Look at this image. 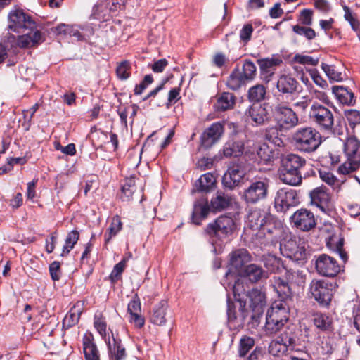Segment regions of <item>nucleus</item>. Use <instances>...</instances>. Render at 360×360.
<instances>
[{"label":"nucleus","mask_w":360,"mask_h":360,"mask_svg":"<svg viewBox=\"0 0 360 360\" xmlns=\"http://www.w3.org/2000/svg\"><path fill=\"white\" fill-rule=\"evenodd\" d=\"M8 30L18 34L16 45L29 48L43 41L42 34L37 29L33 18L22 9H13L8 13Z\"/></svg>","instance_id":"f257e3e1"},{"label":"nucleus","mask_w":360,"mask_h":360,"mask_svg":"<svg viewBox=\"0 0 360 360\" xmlns=\"http://www.w3.org/2000/svg\"><path fill=\"white\" fill-rule=\"evenodd\" d=\"M245 231H251L250 233L257 238L271 240L277 228L271 214L259 208L249 210L246 221Z\"/></svg>","instance_id":"f03ea898"},{"label":"nucleus","mask_w":360,"mask_h":360,"mask_svg":"<svg viewBox=\"0 0 360 360\" xmlns=\"http://www.w3.org/2000/svg\"><path fill=\"white\" fill-rule=\"evenodd\" d=\"M295 148L303 153L315 151L321 143L320 133L311 127L298 128L292 136Z\"/></svg>","instance_id":"7ed1b4c3"},{"label":"nucleus","mask_w":360,"mask_h":360,"mask_svg":"<svg viewBox=\"0 0 360 360\" xmlns=\"http://www.w3.org/2000/svg\"><path fill=\"white\" fill-rule=\"evenodd\" d=\"M235 229L234 220L231 217L221 215L213 222L208 224L205 232L209 237L210 242L214 246L231 235Z\"/></svg>","instance_id":"20e7f679"},{"label":"nucleus","mask_w":360,"mask_h":360,"mask_svg":"<svg viewBox=\"0 0 360 360\" xmlns=\"http://www.w3.org/2000/svg\"><path fill=\"white\" fill-rule=\"evenodd\" d=\"M269 188L266 179L251 180L241 193V198L247 204L258 203L267 198Z\"/></svg>","instance_id":"39448f33"},{"label":"nucleus","mask_w":360,"mask_h":360,"mask_svg":"<svg viewBox=\"0 0 360 360\" xmlns=\"http://www.w3.org/2000/svg\"><path fill=\"white\" fill-rule=\"evenodd\" d=\"M309 117L321 131L333 133L334 115L328 108L315 102L310 107Z\"/></svg>","instance_id":"423d86ee"},{"label":"nucleus","mask_w":360,"mask_h":360,"mask_svg":"<svg viewBox=\"0 0 360 360\" xmlns=\"http://www.w3.org/2000/svg\"><path fill=\"white\" fill-rule=\"evenodd\" d=\"M273 116L281 129H291L299 124L296 112L284 103H278L273 109Z\"/></svg>","instance_id":"0eeeda50"},{"label":"nucleus","mask_w":360,"mask_h":360,"mask_svg":"<svg viewBox=\"0 0 360 360\" xmlns=\"http://www.w3.org/2000/svg\"><path fill=\"white\" fill-rule=\"evenodd\" d=\"M310 291L319 304L326 307L330 303L333 295V285L326 280H313Z\"/></svg>","instance_id":"6e6552de"},{"label":"nucleus","mask_w":360,"mask_h":360,"mask_svg":"<svg viewBox=\"0 0 360 360\" xmlns=\"http://www.w3.org/2000/svg\"><path fill=\"white\" fill-rule=\"evenodd\" d=\"M300 202L295 190L288 188H280L274 199L275 207L278 212H285L290 207L297 205Z\"/></svg>","instance_id":"1a4fd4ad"},{"label":"nucleus","mask_w":360,"mask_h":360,"mask_svg":"<svg viewBox=\"0 0 360 360\" xmlns=\"http://www.w3.org/2000/svg\"><path fill=\"white\" fill-rule=\"evenodd\" d=\"M291 223L297 229L309 231L316 225V220L312 212L307 209L297 210L290 217Z\"/></svg>","instance_id":"9d476101"},{"label":"nucleus","mask_w":360,"mask_h":360,"mask_svg":"<svg viewBox=\"0 0 360 360\" xmlns=\"http://www.w3.org/2000/svg\"><path fill=\"white\" fill-rule=\"evenodd\" d=\"M315 266L319 275L326 277H334L340 271V267L337 261L325 254L317 257Z\"/></svg>","instance_id":"9b49d317"},{"label":"nucleus","mask_w":360,"mask_h":360,"mask_svg":"<svg viewBox=\"0 0 360 360\" xmlns=\"http://www.w3.org/2000/svg\"><path fill=\"white\" fill-rule=\"evenodd\" d=\"M248 121H251L256 126L269 123L270 115L266 104L255 103L246 109L244 113Z\"/></svg>","instance_id":"f8f14e48"},{"label":"nucleus","mask_w":360,"mask_h":360,"mask_svg":"<svg viewBox=\"0 0 360 360\" xmlns=\"http://www.w3.org/2000/svg\"><path fill=\"white\" fill-rule=\"evenodd\" d=\"M281 251L283 256L294 261H302L307 257L306 249L295 239H289L281 245Z\"/></svg>","instance_id":"ddd939ff"},{"label":"nucleus","mask_w":360,"mask_h":360,"mask_svg":"<svg viewBox=\"0 0 360 360\" xmlns=\"http://www.w3.org/2000/svg\"><path fill=\"white\" fill-rule=\"evenodd\" d=\"M245 175V172L242 166L232 165L224 174L222 184L224 187L232 190L243 184Z\"/></svg>","instance_id":"4468645a"},{"label":"nucleus","mask_w":360,"mask_h":360,"mask_svg":"<svg viewBox=\"0 0 360 360\" xmlns=\"http://www.w3.org/2000/svg\"><path fill=\"white\" fill-rule=\"evenodd\" d=\"M247 297L250 299V307L254 312L252 319H257L264 312L266 302L265 293L257 288H253L248 292Z\"/></svg>","instance_id":"2eb2a0df"},{"label":"nucleus","mask_w":360,"mask_h":360,"mask_svg":"<svg viewBox=\"0 0 360 360\" xmlns=\"http://www.w3.org/2000/svg\"><path fill=\"white\" fill-rule=\"evenodd\" d=\"M257 63L260 68L262 79L268 83L274 74L275 68L280 66L283 63V60L279 56H273L259 59Z\"/></svg>","instance_id":"dca6fc26"},{"label":"nucleus","mask_w":360,"mask_h":360,"mask_svg":"<svg viewBox=\"0 0 360 360\" xmlns=\"http://www.w3.org/2000/svg\"><path fill=\"white\" fill-rule=\"evenodd\" d=\"M299 87L298 81L290 74H281L277 79L276 89L281 94L292 95L300 91Z\"/></svg>","instance_id":"f3484780"},{"label":"nucleus","mask_w":360,"mask_h":360,"mask_svg":"<svg viewBox=\"0 0 360 360\" xmlns=\"http://www.w3.org/2000/svg\"><path fill=\"white\" fill-rule=\"evenodd\" d=\"M230 270L234 269L238 274L243 271L245 264L251 259V256L245 249H238L230 255Z\"/></svg>","instance_id":"a211bd4d"},{"label":"nucleus","mask_w":360,"mask_h":360,"mask_svg":"<svg viewBox=\"0 0 360 360\" xmlns=\"http://www.w3.org/2000/svg\"><path fill=\"white\" fill-rule=\"evenodd\" d=\"M311 204L319 207L324 212L328 210V205L330 201V196L328 190L324 186L314 188L310 193Z\"/></svg>","instance_id":"6ab92c4d"},{"label":"nucleus","mask_w":360,"mask_h":360,"mask_svg":"<svg viewBox=\"0 0 360 360\" xmlns=\"http://www.w3.org/2000/svg\"><path fill=\"white\" fill-rule=\"evenodd\" d=\"M224 127L219 122L213 123L201 136L202 145L205 148L211 147L221 136Z\"/></svg>","instance_id":"aec40b11"},{"label":"nucleus","mask_w":360,"mask_h":360,"mask_svg":"<svg viewBox=\"0 0 360 360\" xmlns=\"http://www.w3.org/2000/svg\"><path fill=\"white\" fill-rule=\"evenodd\" d=\"M289 307L286 300H278L274 302L268 310L266 316L278 320L281 323H286L288 320Z\"/></svg>","instance_id":"412c9836"},{"label":"nucleus","mask_w":360,"mask_h":360,"mask_svg":"<svg viewBox=\"0 0 360 360\" xmlns=\"http://www.w3.org/2000/svg\"><path fill=\"white\" fill-rule=\"evenodd\" d=\"M210 211L212 210L207 199L200 198L196 200L193 205L191 215L193 223L196 225L201 224L202 221L207 217Z\"/></svg>","instance_id":"4be33fe9"},{"label":"nucleus","mask_w":360,"mask_h":360,"mask_svg":"<svg viewBox=\"0 0 360 360\" xmlns=\"http://www.w3.org/2000/svg\"><path fill=\"white\" fill-rule=\"evenodd\" d=\"M344 152L349 161H356L360 164V141L355 135L347 137L344 143Z\"/></svg>","instance_id":"5701e85b"},{"label":"nucleus","mask_w":360,"mask_h":360,"mask_svg":"<svg viewBox=\"0 0 360 360\" xmlns=\"http://www.w3.org/2000/svg\"><path fill=\"white\" fill-rule=\"evenodd\" d=\"M127 311L129 314V322L136 328H141L145 323L144 317L141 315V303L137 297H134L128 304Z\"/></svg>","instance_id":"b1692460"},{"label":"nucleus","mask_w":360,"mask_h":360,"mask_svg":"<svg viewBox=\"0 0 360 360\" xmlns=\"http://www.w3.org/2000/svg\"><path fill=\"white\" fill-rule=\"evenodd\" d=\"M168 303L166 300H162L155 304L151 311L150 321L158 326H165L167 320Z\"/></svg>","instance_id":"393cba45"},{"label":"nucleus","mask_w":360,"mask_h":360,"mask_svg":"<svg viewBox=\"0 0 360 360\" xmlns=\"http://www.w3.org/2000/svg\"><path fill=\"white\" fill-rule=\"evenodd\" d=\"M279 179L283 184L292 186H300L302 182L301 171L288 167H282L280 170Z\"/></svg>","instance_id":"a878e982"},{"label":"nucleus","mask_w":360,"mask_h":360,"mask_svg":"<svg viewBox=\"0 0 360 360\" xmlns=\"http://www.w3.org/2000/svg\"><path fill=\"white\" fill-rule=\"evenodd\" d=\"M332 92L340 103L348 106L355 104L356 100L354 94L347 87L343 86H333L332 87Z\"/></svg>","instance_id":"bb28decb"},{"label":"nucleus","mask_w":360,"mask_h":360,"mask_svg":"<svg viewBox=\"0 0 360 360\" xmlns=\"http://www.w3.org/2000/svg\"><path fill=\"white\" fill-rule=\"evenodd\" d=\"M83 352L85 360H100V354L91 334L83 338Z\"/></svg>","instance_id":"cd10ccee"},{"label":"nucleus","mask_w":360,"mask_h":360,"mask_svg":"<svg viewBox=\"0 0 360 360\" xmlns=\"http://www.w3.org/2000/svg\"><path fill=\"white\" fill-rule=\"evenodd\" d=\"M243 277L247 278L252 283H256L259 280L266 278L267 274L262 268L255 264H251L245 266L240 273Z\"/></svg>","instance_id":"c85d7f7f"},{"label":"nucleus","mask_w":360,"mask_h":360,"mask_svg":"<svg viewBox=\"0 0 360 360\" xmlns=\"http://www.w3.org/2000/svg\"><path fill=\"white\" fill-rule=\"evenodd\" d=\"M314 326L320 331L328 333L333 329V322L331 316L326 314L316 313L313 315Z\"/></svg>","instance_id":"c756f323"},{"label":"nucleus","mask_w":360,"mask_h":360,"mask_svg":"<svg viewBox=\"0 0 360 360\" xmlns=\"http://www.w3.org/2000/svg\"><path fill=\"white\" fill-rule=\"evenodd\" d=\"M282 167H288L301 170L306 165V160L302 156L295 154L289 153L285 155L282 158Z\"/></svg>","instance_id":"7c9ffc66"},{"label":"nucleus","mask_w":360,"mask_h":360,"mask_svg":"<svg viewBox=\"0 0 360 360\" xmlns=\"http://www.w3.org/2000/svg\"><path fill=\"white\" fill-rule=\"evenodd\" d=\"M231 202V198L222 191H217L216 196L210 202V207L213 212H220L227 208Z\"/></svg>","instance_id":"2f4dec72"},{"label":"nucleus","mask_w":360,"mask_h":360,"mask_svg":"<svg viewBox=\"0 0 360 360\" xmlns=\"http://www.w3.org/2000/svg\"><path fill=\"white\" fill-rule=\"evenodd\" d=\"M271 282L274 290L281 298L280 300H285L290 294V285L288 281L281 277L274 276Z\"/></svg>","instance_id":"473e14b6"},{"label":"nucleus","mask_w":360,"mask_h":360,"mask_svg":"<svg viewBox=\"0 0 360 360\" xmlns=\"http://www.w3.org/2000/svg\"><path fill=\"white\" fill-rule=\"evenodd\" d=\"M244 150V143L242 141H229L224 146L223 154L225 157L240 156Z\"/></svg>","instance_id":"72a5a7b5"},{"label":"nucleus","mask_w":360,"mask_h":360,"mask_svg":"<svg viewBox=\"0 0 360 360\" xmlns=\"http://www.w3.org/2000/svg\"><path fill=\"white\" fill-rule=\"evenodd\" d=\"M255 148L256 153L259 158V160L263 162L264 164L270 163L274 160L275 153L267 143H259L257 144Z\"/></svg>","instance_id":"f704fd0d"},{"label":"nucleus","mask_w":360,"mask_h":360,"mask_svg":"<svg viewBox=\"0 0 360 360\" xmlns=\"http://www.w3.org/2000/svg\"><path fill=\"white\" fill-rule=\"evenodd\" d=\"M136 191V180L135 178L131 176L124 180V184L122 186L120 198L122 201H130L133 198V195Z\"/></svg>","instance_id":"c9c22d12"},{"label":"nucleus","mask_w":360,"mask_h":360,"mask_svg":"<svg viewBox=\"0 0 360 360\" xmlns=\"http://www.w3.org/2000/svg\"><path fill=\"white\" fill-rule=\"evenodd\" d=\"M236 103V97L229 92L222 93L217 98L215 107L217 110L226 111L233 108Z\"/></svg>","instance_id":"e433bc0d"},{"label":"nucleus","mask_w":360,"mask_h":360,"mask_svg":"<svg viewBox=\"0 0 360 360\" xmlns=\"http://www.w3.org/2000/svg\"><path fill=\"white\" fill-rule=\"evenodd\" d=\"M344 239L340 236L333 235L327 240V246L333 251L337 252L340 258L346 262L347 257L343 250Z\"/></svg>","instance_id":"4c0bfd02"},{"label":"nucleus","mask_w":360,"mask_h":360,"mask_svg":"<svg viewBox=\"0 0 360 360\" xmlns=\"http://www.w3.org/2000/svg\"><path fill=\"white\" fill-rule=\"evenodd\" d=\"M94 326L97 332L104 340L108 346L110 347V337L107 333V323L105 318L101 314H96L94 319Z\"/></svg>","instance_id":"58836bf2"},{"label":"nucleus","mask_w":360,"mask_h":360,"mask_svg":"<svg viewBox=\"0 0 360 360\" xmlns=\"http://www.w3.org/2000/svg\"><path fill=\"white\" fill-rule=\"evenodd\" d=\"M345 116L347 117L349 127L352 130V131H350L349 129L347 128L348 134L355 135L356 133V128H359L360 126V112L356 110H348L345 111Z\"/></svg>","instance_id":"ea45409f"},{"label":"nucleus","mask_w":360,"mask_h":360,"mask_svg":"<svg viewBox=\"0 0 360 360\" xmlns=\"http://www.w3.org/2000/svg\"><path fill=\"white\" fill-rule=\"evenodd\" d=\"M112 335L113 333H112ZM113 346L110 344V347L109 346L108 349L110 353V360H122L125 358L126 353L125 349L121 344L120 340H117L112 336Z\"/></svg>","instance_id":"a19ab883"},{"label":"nucleus","mask_w":360,"mask_h":360,"mask_svg":"<svg viewBox=\"0 0 360 360\" xmlns=\"http://www.w3.org/2000/svg\"><path fill=\"white\" fill-rule=\"evenodd\" d=\"M214 183L215 177L212 173L208 172L199 178L195 186L198 191L207 192L214 186Z\"/></svg>","instance_id":"79ce46f5"},{"label":"nucleus","mask_w":360,"mask_h":360,"mask_svg":"<svg viewBox=\"0 0 360 360\" xmlns=\"http://www.w3.org/2000/svg\"><path fill=\"white\" fill-rule=\"evenodd\" d=\"M82 314L81 309L78 305H74L66 314L63 321L64 327L70 328L77 324Z\"/></svg>","instance_id":"37998d69"},{"label":"nucleus","mask_w":360,"mask_h":360,"mask_svg":"<svg viewBox=\"0 0 360 360\" xmlns=\"http://www.w3.org/2000/svg\"><path fill=\"white\" fill-rule=\"evenodd\" d=\"M245 83L246 81L243 77L241 72L238 68H236L233 70L226 82L228 87L232 90L238 89Z\"/></svg>","instance_id":"c03bdc74"},{"label":"nucleus","mask_w":360,"mask_h":360,"mask_svg":"<svg viewBox=\"0 0 360 360\" xmlns=\"http://www.w3.org/2000/svg\"><path fill=\"white\" fill-rule=\"evenodd\" d=\"M342 6L344 11L345 20L349 22L353 31L356 32H360V20L358 18L357 14L352 12L347 6L342 5Z\"/></svg>","instance_id":"a18cd8bd"},{"label":"nucleus","mask_w":360,"mask_h":360,"mask_svg":"<svg viewBox=\"0 0 360 360\" xmlns=\"http://www.w3.org/2000/svg\"><path fill=\"white\" fill-rule=\"evenodd\" d=\"M285 277L290 285H295L300 286L305 282V275H304L302 271H300V270L292 269L287 270Z\"/></svg>","instance_id":"49530a36"},{"label":"nucleus","mask_w":360,"mask_h":360,"mask_svg":"<svg viewBox=\"0 0 360 360\" xmlns=\"http://www.w3.org/2000/svg\"><path fill=\"white\" fill-rule=\"evenodd\" d=\"M122 223L121 218L118 215L112 217V221L106 233H105V241L108 243L111 238L115 236L117 233L122 229Z\"/></svg>","instance_id":"de8ad7c7"},{"label":"nucleus","mask_w":360,"mask_h":360,"mask_svg":"<svg viewBox=\"0 0 360 360\" xmlns=\"http://www.w3.org/2000/svg\"><path fill=\"white\" fill-rule=\"evenodd\" d=\"M319 174L322 181L327 184L333 189L340 187V184L339 179L331 172L326 169H320Z\"/></svg>","instance_id":"09e8293b"},{"label":"nucleus","mask_w":360,"mask_h":360,"mask_svg":"<svg viewBox=\"0 0 360 360\" xmlns=\"http://www.w3.org/2000/svg\"><path fill=\"white\" fill-rule=\"evenodd\" d=\"M266 91L262 84H257L248 91V98L254 102H259L264 99Z\"/></svg>","instance_id":"8fccbe9b"},{"label":"nucleus","mask_w":360,"mask_h":360,"mask_svg":"<svg viewBox=\"0 0 360 360\" xmlns=\"http://www.w3.org/2000/svg\"><path fill=\"white\" fill-rule=\"evenodd\" d=\"M79 237V233L76 230H73L68 234L65 238V243L61 253L62 256H65L70 252V250L74 248V245L78 241Z\"/></svg>","instance_id":"3c124183"},{"label":"nucleus","mask_w":360,"mask_h":360,"mask_svg":"<svg viewBox=\"0 0 360 360\" xmlns=\"http://www.w3.org/2000/svg\"><path fill=\"white\" fill-rule=\"evenodd\" d=\"M285 323H281L278 320L266 316L265 331L268 335H273L278 332L284 326Z\"/></svg>","instance_id":"603ef678"},{"label":"nucleus","mask_w":360,"mask_h":360,"mask_svg":"<svg viewBox=\"0 0 360 360\" xmlns=\"http://www.w3.org/2000/svg\"><path fill=\"white\" fill-rule=\"evenodd\" d=\"M256 66L250 60H246L243 65V71L241 75L247 82L252 81L256 75Z\"/></svg>","instance_id":"864d4df0"},{"label":"nucleus","mask_w":360,"mask_h":360,"mask_svg":"<svg viewBox=\"0 0 360 360\" xmlns=\"http://www.w3.org/2000/svg\"><path fill=\"white\" fill-rule=\"evenodd\" d=\"M322 69L330 81L340 82L343 79L342 72H338L335 67L326 63L322 64Z\"/></svg>","instance_id":"5fc2aeb1"},{"label":"nucleus","mask_w":360,"mask_h":360,"mask_svg":"<svg viewBox=\"0 0 360 360\" xmlns=\"http://www.w3.org/2000/svg\"><path fill=\"white\" fill-rule=\"evenodd\" d=\"M292 31L298 35L304 36L307 39L311 41L314 39L316 36V32L309 26H301L295 25L292 26Z\"/></svg>","instance_id":"6e6d98bb"},{"label":"nucleus","mask_w":360,"mask_h":360,"mask_svg":"<svg viewBox=\"0 0 360 360\" xmlns=\"http://www.w3.org/2000/svg\"><path fill=\"white\" fill-rule=\"evenodd\" d=\"M131 63L128 60L121 62L117 67L116 73L119 79H127L131 75Z\"/></svg>","instance_id":"4d7b16f0"},{"label":"nucleus","mask_w":360,"mask_h":360,"mask_svg":"<svg viewBox=\"0 0 360 360\" xmlns=\"http://www.w3.org/2000/svg\"><path fill=\"white\" fill-rule=\"evenodd\" d=\"M319 58H314L307 55L295 54L292 58V61L303 65L316 66L319 63Z\"/></svg>","instance_id":"13d9d810"},{"label":"nucleus","mask_w":360,"mask_h":360,"mask_svg":"<svg viewBox=\"0 0 360 360\" xmlns=\"http://www.w3.org/2000/svg\"><path fill=\"white\" fill-rule=\"evenodd\" d=\"M360 167V164L356 161H349L348 159L346 162L340 165L338 169V172L340 174H349L356 171Z\"/></svg>","instance_id":"bf43d9fd"},{"label":"nucleus","mask_w":360,"mask_h":360,"mask_svg":"<svg viewBox=\"0 0 360 360\" xmlns=\"http://www.w3.org/2000/svg\"><path fill=\"white\" fill-rule=\"evenodd\" d=\"M254 345L255 340L252 338L244 337L241 338L238 350L240 356H245L253 347Z\"/></svg>","instance_id":"052dcab7"},{"label":"nucleus","mask_w":360,"mask_h":360,"mask_svg":"<svg viewBox=\"0 0 360 360\" xmlns=\"http://www.w3.org/2000/svg\"><path fill=\"white\" fill-rule=\"evenodd\" d=\"M248 291H246L245 288L243 284V281L242 279H238L235 281V283L233 286V293L234 295V298L239 302H242L243 297V295H245L247 296V293Z\"/></svg>","instance_id":"680f3d73"},{"label":"nucleus","mask_w":360,"mask_h":360,"mask_svg":"<svg viewBox=\"0 0 360 360\" xmlns=\"http://www.w3.org/2000/svg\"><path fill=\"white\" fill-rule=\"evenodd\" d=\"M264 265L271 272H274L278 269L280 264V259L273 255H268L263 258Z\"/></svg>","instance_id":"e2e57ef3"},{"label":"nucleus","mask_w":360,"mask_h":360,"mask_svg":"<svg viewBox=\"0 0 360 360\" xmlns=\"http://www.w3.org/2000/svg\"><path fill=\"white\" fill-rule=\"evenodd\" d=\"M106 11L107 7L104 3H96L93 7V11L91 17L94 19L105 20V15L104 14V13Z\"/></svg>","instance_id":"0e129e2a"},{"label":"nucleus","mask_w":360,"mask_h":360,"mask_svg":"<svg viewBox=\"0 0 360 360\" xmlns=\"http://www.w3.org/2000/svg\"><path fill=\"white\" fill-rule=\"evenodd\" d=\"M286 350V342L281 343L279 341H272L269 347V352L273 356H279Z\"/></svg>","instance_id":"69168bd1"},{"label":"nucleus","mask_w":360,"mask_h":360,"mask_svg":"<svg viewBox=\"0 0 360 360\" xmlns=\"http://www.w3.org/2000/svg\"><path fill=\"white\" fill-rule=\"evenodd\" d=\"M126 266V259H124L117 263L113 268L110 275V278L112 282H116L120 277L121 276L122 273L123 272Z\"/></svg>","instance_id":"338daca9"},{"label":"nucleus","mask_w":360,"mask_h":360,"mask_svg":"<svg viewBox=\"0 0 360 360\" xmlns=\"http://www.w3.org/2000/svg\"><path fill=\"white\" fill-rule=\"evenodd\" d=\"M313 11L311 9H303L300 12L299 21L302 25L310 26L312 24Z\"/></svg>","instance_id":"774afa93"}]
</instances>
